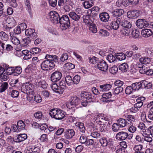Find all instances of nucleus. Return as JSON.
<instances>
[{"label":"nucleus","mask_w":153,"mask_h":153,"mask_svg":"<svg viewBox=\"0 0 153 153\" xmlns=\"http://www.w3.org/2000/svg\"><path fill=\"white\" fill-rule=\"evenodd\" d=\"M81 100H82L81 105L84 107L87 106L88 103L95 102L96 101V97L92 95L90 93L84 92L81 94Z\"/></svg>","instance_id":"obj_1"},{"label":"nucleus","mask_w":153,"mask_h":153,"mask_svg":"<svg viewBox=\"0 0 153 153\" xmlns=\"http://www.w3.org/2000/svg\"><path fill=\"white\" fill-rule=\"evenodd\" d=\"M58 23L60 24L59 28L62 30H65L70 27V21L67 15H64L60 16L58 14Z\"/></svg>","instance_id":"obj_2"},{"label":"nucleus","mask_w":153,"mask_h":153,"mask_svg":"<svg viewBox=\"0 0 153 153\" xmlns=\"http://www.w3.org/2000/svg\"><path fill=\"white\" fill-rule=\"evenodd\" d=\"M127 122L126 120L123 118H120L117 120V122L113 124L112 129L114 132H117L120 130L122 128L125 127Z\"/></svg>","instance_id":"obj_3"},{"label":"nucleus","mask_w":153,"mask_h":153,"mask_svg":"<svg viewBox=\"0 0 153 153\" xmlns=\"http://www.w3.org/2000/svg\"><path fill=\"white\" fill-rule=\"evenodd\" d=\"M120 25L123 27V30H122L123 34L126 36H129L130 30L131 29V24L129 21L124 20L121 22Z\"/></svg>","instance_id":"obj_4"},{"label":"nucleus","mask_w":153,"mask_h":153,"mask_svg":"<svg viewBox=\"0 0 153 153\" xmlns=\"http://www.w3.org/2000/svg\"><path fill=\"white\" fill-rule=\"evenodd\" d=\"M133 137V134H128L127 132L120 131L116 134L115 138L119 140H124L126 139H131Z\"/></svg>","instance_id":"obj_5"},{"label":"nucleus","mask_w":153,"mask_h":153,"mask_svg":"<svg viewBox=\"0 0 153 153\" xmlns=\"http://www.w3.org/2000/svg\"><path fill=\"white\" fill-rule=\"evenodd\" d=\"M41 68L44 71H48L53 68L55 66V63L53 61L44 60L41 63Z\"/></svg>","instance_id":"obj_6"},{"label":"nucleus","mask_w":153,"mask_h":153,"mask_svg":"<svg viewBox=\"0 0 153 153\" xmlns=\"http://www.w3.org/2000/svg\"><path fill=\"white\" fill-rule=\"evenodd\" d=\"M5 17L6 18V21L7 24L4 27V29L7 31H9L10 29L15 26L16 23L13 19L7 17L6 16Z\"/></svg>","instance_id":"obj_7"},{"label":"nucleus","mask_w":153,"mask_h":153,"mask_svg":"<svg viewBox=\"0 0 153 153\" xmlns=\"http://www.w3.org/2000/svg\"><path fill=\"white\" fill-rule=\"evenodd\" d=\"M33 86L32 84L30 83H24L21 87V91L22 92L27 94L32 91Z\"/></svg>","instance_id":"obj_8"},{"label":"nucleus","mask_w":153,"mask_h":153,"mask_svg":"<svg viewBox=\"0 0 153 153\" xmlns=\"http://www.w3.org/2000/svg\"><path fill=\"white\" fill-rule=\"evenodd\" d=\"M95 67L100 70L104 72H106L108 70V66L106 62L104 60L98 62Z\"/></svg>","instance_id":"obj_9"},{"label":"nucleus","mask_w":153,"mask_h":153,"mask_svg":"<svg viewBox=\"0 0 153 153\" xmlns=\"http://www.w3.org/2000/svg\"><path fill=\"white\" fill-rule=\"evenodd\" d=\"M120 23L121 19L120 18H113V19L110 23V26L113 29L117 30L120 25Z\"/></svg>","instance_id":"obj_10"},{"label":"nucleus","mask_w":153,"mask_h":153,"mask_svg":"<svg viewBox=\"0 0 153 153\" xmlns=\"http://www.w3.org/2000/svg\"><path fill=\"white\" fill-rule=\"evenodd\" d=\"M136 25L139 28L142 29L147 27L148 21L143 19H139L136 22Z\"/></svg>","instance_id":"obj_11"},{"label":"nucleus","mask_w":153,"mask_h":153,"mask_svg":"<svg viewBox=\"0 0 153 153\" xmlns=\"http://www.w3.org/2000/svg\"><path fill=\"white\" fill-rule=\"evenodd\" d=\"M141 12L139 10H130L127 12V15L129 18L132 19H135L140 16Z\"/></svg>","instance_id":"obj_12"},{"label":"nucleus","mask_w":153,"mask_h":153,"mask_svg":"<svg viewBox=\"0 0 153 153\" xmlns=\"http://www.w3.org/2000/svg\"><path fill=\"white\" fill-rule=\"evenodd\" d=\"M102 100L103 102H112L114 100V98L113 99H111L108 100L109 98H112V94L111 92L108 93H104L102 95Z\"/></svg>","instance_id":"obj_13"},{"label":"nucleus","mask_w":153,"mask_h":153,"mask_svg":"<svg viewBox=\"0 0 153 153\" xmlns=\"http://www.w3.org/2000/svg\"><path fill=\"white\" fill-rule=\"evenodd\" d=\"M35 30L34 29H28L26 30L25 34L27 36H30L32 39H34L37 37L36 33L35 32Z\"/></svg>","instance_id":"obj_14"},{"label":"nucleus","mask_w":153,"mask_h":153,"mask_svg":"<svg viewBox=\"0 0 153 153\" xmlns=\"http://www.w3.org/2000/svg\"><path fill=\"white\" fill-rule=\"evenodd\" d=\"M110 122H103V123L100 125L99 127V130L101 132H105L108 131L110 128Z\"/></svg>","instance_id":"obj_15"},{"label":"nucleus","mask_w":153,"mask_h":153,"mask_svg":"<svg viewBox=\"0 0 153 153\" xmlns=\"http://www.w3.org/2000/svg\"><path fill=\"white\" fill-rule=\"evenodd\" d=\"M0 46L1 47L2 50L7 51H11L13 49V47L10 44H8L6 42H0Z\"/></svg>","instance_id":"obj_16"},{"label":"nucleus","mask_w":153,"mask_h":153,"mask_svg":"<svg viewBox=\"0 0 153 153\" xmlns=\"http://www.w3.org/2000/svg\"><path fill=\"white\" fill-rule=\"evenodd\" d=\"M57 13L56 12L53 11H51L49 13V18L51 19V21L52 23L55 24H57Z\"/></svg>","instance_id":"obj_17"},{"label":"nucleus","mask_w":153,"mask_h":153,"mask_svg":"<svg viewBox=\"0 0 153 153\" xmlns=\"http://www.w3.org/2000/svg\"><path fill=\"white\" fill-rule=\"evenodd\" d=\"M99 18L101 21L105 22L109 20L110 16L108 13L104 12H102L100 14Z\"/></svg>","instance_id":"obj_18"},{"label":"nucleus","mask_w":153,"mask_h":153,"mask_svg":"<svg viewBox=\"0 0 153 153\" xmlns=\"http://www.w3.org/2000/svg\"><path fill=\"white\" fill-rule=\"evenodd\" d=\"M64 133L65 137L67 139H70L74 135L75 132L73 129H68L66 130Z\"/></svg>","instance_id":"obj_19"},{"label":"nucleus","mask_w":153,"mask_h":153,"mask_svg":"<svg viewBox=\"0 0 153 153\" xmlns=\"http://www.w3.org/2000/svg\"><path fill=\"white\" fill-rule=\"evenodd\" d=\"M40 149L39 147L29 146L27 148L26 153H40Z\"/></svg>","instance_id":"obj_20"},{"label":"nucleus","mask_w":153,"mask_h":153,"mask_svg":"<svg viewBox=\"0 0 153 153\" xmlns=\"http://www.w3.org/2000/svg\"><path fill=\"white\" fill-rule=\"evenodd\" d=\"M83 19L84 22L87 25H89L94 22V19H91L89 15H83Z\"/></svg>","instance_id":"obj_21"},{"label":"nucleus","mask_w":153,"mask_h":153,"mask_svg":"<svg viewBox=\"0 0 153 153\" xmlns=\"http://www.w3.org/2000/svg\"><path fill=\"white\" fill-rule=\"evenodd\" d=\"M123 10L122 9H117L113 11L111 13L114 18H120L123 14Z\"/></svg>","instance_id":"obj_22"},{"label":"nucleus","mask_w":153,"mask_h":153,"mask_svg":"<svg viewBox=\"0 0 153 153\" xmlns=\"http://www.w3.org/2000/svg\"><path fill=\"white\" fill-rule=\"evenodd\" d=\"M141 34L143 37L147 38L151 36L152 34V32L150 29H144L142 30Z\"/></svg>","instance_id":"obj_23"},{"label":"nucleus","mask_w":153,"mask_h":153,"mask_svg":"<svg viewBox=\"0 0 153 153\" xmlns=\"http://www.w3.org/2000/svg\"><path fill=\"white\" fill-rule=\"evenodd\" d=\"M70 100L72 103L76 106L80 103L79 99L76 96H71Z\"/></svg>","instance_id":"obj_24"},{"label":"nucleus","mask_w":153,"mask_h":153,"mask_svg":"<svg viewBox=\"0 0 153 153\" xmlns=\"http://www.w3.org/2000/svg\"><path fill=\"white\" fill-rule=\"evenodd\" d=\"M27 138V136L26 134H20L15 138V142L17 143L20 142L25 140Z\"/></svg>","instance_id":"obj_25"},{"label":"nucleus","mask_w":153,"mask_h":153,"mask_svg":"<svg viewBox=\"0 0 153 153\" xmlns=\"http://www.w3.org/2000/svg\"><path fill=\"white\" fill-rule=\"evenodd\" d=\"M69 15L71 18L75 21H78L80 18L79 15L73 11L70 12Z\"/></svg>","instance_id":"obj_26"},{"label":"nucleus","mask_w":153,"mask_h":153,"mask_svg":"<svg viewBox=\"0 0 153 153\" xmlns=\"http://www.w3.org/2000/svg\"><path fill=\"white\" fill-rule=\"evenodd\" d=\"M119 70L123 72H126L129 69L128 64L126 63H124L120 65L119 67Z\"/></svg>","instance_id":"obj_27"},{"label":"nucleus","mask_w":153,"mask_h":153,"mask_svg":"<svg viewBox=\"0 0 153 153\" xmlns=\"http://www.w3.org/2000/svg\"><path fill=\"white\" fill-rule=\"evenodd\" d=\"M111 87L112 85L109 84H105L100 86L101 90L102 91H108L111 88Z\"/></svg>","instance_id":"obj_28"},{"label":"nucleus","mask_w":153,"mask_h":153,"mask_svg":"<svg viewBox=\"0 0 153 153\" xmlns=\"http://www.w3.org/2000/svg\"><path fill=\"white\" fill-rule=\"evenodd\" d=\"M116 59L119 60H123L126 58V55L123 53H116L115 54Z\"/></svg>","instance_id":"obj_29"},{"label":"nucleus","mask_w":153,"mask_h":153,"mask_svg":"<svg viewBox=\"0 0 153 153\" xmlns=\"http://www.w3.org/2000/svg\"><path fill=\"white\" fill-rule=\"evenodd\" d=\"M51 117L57 119V108H53L51 109L49 113Z\"/></svg>","instance_id":"obj_30"},{"label":"nucleus","mask_w":153,"mask_h":153,"mask_svg":"<svg viewBox=\"0 0 153 153\" xmlns=\"http://www.w3.org/2000/svg\"><path fill=\"white\" fill-rule=\"evenodd\" d=\"M45 59H46L45 60L53 61V62H55L56 64V62L57 60L56 56H51L48 54L46 55L45 56Z\"/></svg>","instance_id":"obj_31"},{"label":"nucleus","mask_w":153,"mask_h":153,"mask_svg":"<svg viewBox=\"0 0 153 153\" xmlns=\"http://www.w3.org/2000/svg\"><path fill=\"white\" fill-rule=\"evenodd\" d=\"M76 126L79 131L82 133H85V128L84 126V123H82L79 122L76 123Z\"/></svg>","instance_id":"obj_32"},{"label":"nucleus","mask_w":153,"mask_h":153,"mask_svg":"<svg viewBox=\"0 0 153 153\" xmlns=\"http://www.w3.org/2000/svg\"><path fill=\"white\" fill-rule=\"evenodd\" d=\"M36 85L39 87L45 89L47 88V84L46 83L45 81L42 80L39 81H37L36 82Z\"/></svg>","instance_id":"obj_33"},{"label":"nucleus","mask_w":153,"mask_h":153,"mask_svg":"<svg viewBox=\"0 0 153 153\" xmlns=\"http://www.w3.org/2000/svg\"><path fill=\"white\" fill-rule=\"evenodd\" d=\"M139 61L142 64H147L150 62L151 59L149 57H142L140 59Z\"/></svg>","instance_id":"obj_34"},{"label":"nucleus","mask_w":153,"mask_h":153,"mask_svg":"<svg viewBox=\"0 0 153 153\" xmlns=\"http://www.w3.org/2000/svg\"><path fill=\"white\" fill-rule=\"evenodd\" d=\"M14 72L13 75L17 76L20 74L22 72V69L20 67H14Z\"/></svg>","instance_id":"obj_35"},{"label":"nucleus","mask_w":153,"mask_h":153,"mask_svg":"<svg viewBox=\"0 0 153 153\" xmlns=\"http://www.w3.org/2000/svg\"><path fill=\"white\" fill-rule=\"evenodd\" d=\"M83 4L84 7L86 9H88L91 7L93 5V3L92 2L91 0H85Z\"/></svg>","instance_id":"obj_36"},{"label":"nucleus","mask_w":153,"mask_h":153,"mask_svg":"<svg viewBox=\"0 0 153 153\" xmlns=\"http://www.w3.org/2000/svg\"><path fill=\"white\" fill-rule=\"evenodd\" d=\"M98 33L100 36L104 37L107 36L109 34V33L107 30L104 29H100Z\"/></svg>","instance_id":"obj_37"},{"label":"nucleus","mask_w":153,"mask_h":153,"mask_svg":"<svg viewBox=\"0 0 153 153\" xmlns=\"http://www.w3.org/2000/svg\"><path fill=\"white\" fill-rule=\"evenodd\" d=\"M131 85L134 91H138L141 88L140 82L133 83L131 84Z\"/></svg>","instance_id":"obj_38"},{"label":"nucleus","mask_w":153,"mask_h":153,"mask_svg":"<svg viewBox=\"0 0 153 153\" xmlns=\"http://www.w3.org/2000/svg\"><path fill=\"white\" fill-rule=\"evenodd\" d=\"M65 117V112L58 108V120H62Z\"/></svg>","instance_id":"obj_39"},{"label":"nucleus","mask_w":153,"mask_h":153,"mask_svg":"<svg viewBox=\"0 0 153 153\" xmlns=\"http://www.w3.org/2000/svg\"><path fill=\"white\" fill-rule=\"evenodd\" d=\"M17 126L20 131L25 129V123L22 120H20L17 122Z\"/></svg>","instance_id":"obj_40"},{"label":"nucleus","mask_w":153,"mask_h":153,"mask_svg":"<svg viewBox=\"0 0 153 153\" xmlns=\"http://www.w3.org/2000/svg\"><path fill=\"white\" fill-rule=\"evenodd\" d=\"M89 30L92 33H96L97 32V26L94 24L92 23L89 25Z\"/></svg>","instance_id":"obj_41"},{"label":"nucleus","mask_w":153,"mask_h":153,"mask_svg":"<svg viewBox=\"0 0 153 153\" xmlns=\"http://www.w3.org/2000/svg\"><path fill=\"white\" fill-rule=\"evenodd\" d=\"M88 139L87 137L84 134H82L79 138V142L82 144H85Z\"/></svg>","instance_id":"obj_42"},{"label":"nucleus","mask_w":153,"mask_h":153,"mask_svg":"<svg viewBox=\"0 0 153 153\" xmlns=\"http://www.w3.org/2000/svg\"><path fill=\"white\" fill-rule=\"evenodd\" d=\"M0 38L5 41H7L8 39V36L4 32L1 31L0 32Z\"/></svg>","instance_id":"obj_43"},{"label":"nucleus","mask_w":153,"mask_h":153,"mask_svg":"<svg viewBox=\"0 0 153 153\" xmlns=\"http://www.w3.org/2000/svg\"><path fill=\"white\" fill-rule=\"evenodd\" d=\"M57 72L56 71L53 73L51 76V79L52 82H56L57 81Z\"/></svg>","instance_id":"obj_44"},{"label":"nucleus","mask_w":153,"mask_h":153,"mask_svg":"<svg viewBox=\"0 0 153 153\" xmlns=\"http://www.w3.org/2000/svg\"><path fill=\"white\" fill-rule=\"evenodd\" d=\"M9 94L13 98H17L19 95V93L17 91L13 90L12 91H10Z\"/></svg>","instance_id":"obj_45"},{"label":"nucleus","mask_w":153,"mask_h":153,"mask_svg":"<svg viewBox=\"0 0 153 153\" xmlns=\"http://www.w3.org/2000/svg\"><path fill=\"white\" fill-rule=\"evenodd\" d=\"M97 117L99 118V119L104 120L106 122H108L109 120V118L102 113L99 114L98 115H97Z\"/></svg>","instance_id":"obj_46"},{"label":"nucleus","mask_w":153,"mask_h":153,"mask_svg":"<svg viewBox=\"0 0 153 153\" xmlns=\"http://www.w3.org/2000/svg\"><path fill=\"white\" fill-rule=\"evenodd\" d=\"M41 49L38 48H34L30 50V53L33 54H36L41 52Z\"/></svg>","instance_id":"obj_47"},{"label":"nucleus","mask_w":153,"mask_h":153,"mask_svg":"<svg viewBox=\"0 0 153 153\" xmlns=\"http://www.w3.org/2000/svg\"><path fill=\"white\" fill-rule=\"evenodd\" d=\"M109 71L110 73L114 74L117 73L118 68L116 66L114 65L109 68Z\"/></svg>","instance_id":"obj_48"},{"label":"nucleus","mask_w":153,"mask_h":153,"mask_svg":"<svg viewBox=\"0 0 153 153\" xmlns=\"http://www.w3.org/2000/svg\"><path fill=\"white\" fill-rule=\"evenodd\" d=\"M8 84L6 82H4L0 87V92L2 93L5 91L8 87Z\"/></svg>","instance_id":"obj_49"},{"label":"nucleus","mask_w":153,"mask_h":153,"mask_svg":"<svg viewBox=\"0 0 153 153\" xmlns=\"http://www.w3.org/2000/svg\"><path fill=\"white\" fill-rule=\"evenodd\" d=\"M107 138L105 137H102L100 139V142L103 147H106L107 146Z\"/></svg>","instance_id":"obj_50"},{"label":"nucleus","mask_w":153,"mask_h":153,"mask_svg":"<svg viewBox=\"0 0 153 153\" xmlns=\"http://www.w3.org/2000/svg\"><path fill=\"white\" fill-rule=\"evenodd\" d=\"M129 35H132V36L135 38L138 37L139 35L138 33V32L136 30L135 31L132 28L131 29V30H130Z\"/></svg>","instance_id":"obj_51"},{"label":"nucleus","mask_w":153,"mask_h":153,"mask_svg":"<svg viewBox=\"0 0 153 153\" xmlns=\"http://www.w3.org/2000/svg\"><path fill=\"white\" fill-rule=\"evenodd\" d=\"M107 59L110 62H114L116 59V56H114L112 54H109L106 57Z\"/></svg>","instance_id":"obj_52"},{"label":"nucleus","mask_w":153,"mask_h":153,"mask_svg":"<svg viewBox=\"0 0 153 153\" xmlns=\"http://www.w3.org/2000/svg\"><path fill=\"white\" fill-rule=\"evenodd\" d=\"M113 94L114 95H118L120 93H122L123 91L121 90V88L119 89L116 87L113 88Z\"/></svg>","instance_id":"obj_53"},{"label":"nucleus","mask_w":153,"mask_h":153,"mask_svg":"<svg viewBox=\"0 0 153 153\" xmlns=\"http://www.w3.org/2000/svg\"><path fill=\"white\" fill-rule=\"evenodd\" d=\"M148 118L151 120H153V108H151L150 110L148 112Z\"/></svg>","instance_id":"obj_54"},{"label":"nucleus","mask_w":153,"mask_h":153,"mask_svg":"<svg viewBox=\"0 0 153 153\" xmlns=\"http://www.w3.org/2000/svg\"><path fill=\"white\" fill-rule=\"evenodd\" d=\"M96 142L94 140L92 139H87L86 143L85 144L86 146H90L94 145Z\"/></svg>","instance_id":"obj_55"},{"label":"nucleus","mask_w":153,"mask_h":153,"mask_svg":"<svg viewBox=\"0 0 153 153\" xmlns=\"http://www.w3.org/2000/svg\"><path fill=\"white\" fill-rule=\"evenodd\" d=\"M134 91L133 90V88H132V85L127 86L125 89V93L127 94H130L133 91Z\"/></svg>","instance_id":"obj_56"},{"label":"nucleus","mask_w":153,"mask_h":153,"mask_svg":"<svg viewBox=\"0 0 153 153\" xmlns=\"http://www.w3.org/2000/svg\"><path fill=\"white\" fill-rule=\"evenodd\" d=\"M149 67H147L145 66H143L140 68L139 70L140 73L142 74H146V72L148 70Z\"/></svg>","instance_id":"obj_57"},{"label":"nucleus","mask_w":153,"mask_h":153,"mask_svg":"<svg viewBox=\"0 0 153 153\" xmlns=\"http://www.w3.org/2000/svg\"><path fill=\"white\" fill-rule=\"evenodd\" d=\"M80 76L78 75H75L73 78L72 80L74 83L75 84H78L80 80Z\"/></svg>","instance_id":"obj_58"},{"label":"nucleus","mask_w":153,"mask_h":153,"mask_svg":"<svg viewBox=\"0 0 153 153\" xmlns=\"http://www.w3.org/2000/svg\"><path fill=\"white\" fill-rule=\"evenodd\" d=\"M30 42V38L27 37L24 38L22 40V42L24 46H25L27 45Z\"/></svg>","instance_id":"obj_59"},{"label":"nucleus","mask_w":153,"mask_h":153,"mask_svg":"<svg viewBox=\"0 0 153 153\" xmlns=\"http://www.w3.org/2000/svg\"><path fill=\"white\" fill-rule=\"evenodd\" d=\"M100 134L98 131H92L91 133V136L94 138L100 137Z\"/></svg>","instance_id":"obj_60"},{"label":"nucleus","mask_w":153,"mask_h":153,"mask_svg":"<svg viewBox=\"0 0 153 153\" xmlns=\"http://www.w3.org/2000/svg\"><path fill=\"white\" fill-rule=\"evenodd\" d=\"M143 146L142 145H135L133 148V150L135 152L138 151H142Z\"/></svg>","instance_id":"obj_61"},{"label":"nucleus","mask_w":153,"mask_h":153,"mask_svg":"<svg viewBox=\"0 0 153 153\" xmlns=\"http://www.w3.org/2000/svg\"><path fill=\"white\" fill-rule=\"evenodd\" d=\"M4 9V5L2 3L0 2V17H4L6 15L3 14V10Z\"/></svg>","instance_id":"obj_62"},{"label":"nucleus","mask_w":153,"mask_h":153,"mask_svg":"<svg viewBox=\"0 0 153 153\" xmlns=\"http://www.w3.org/2000/svg\"><path fill=\"white\" fill-rule=\"evenodd\" d=\"M126 117L127 120L128 121L134 122L135 120V117L134 116L130 115H126Z\"/></svg>","instance_id":"obj_63"},{"label":"nucleus","mask_w":153,"mask_h":153,"mask_svg":"<svg viewBox=\"0 0 153 153\" xmlns=\"http://www.w3.org/2000/svg\"><path fill=\"white\" fill-rule=\"evenodd\" d=\"M107 146H108L109 148L113 146L114 144V141L112 138H107Z\"/></svg>","instance_id":"obj_64"}]
</instances>
